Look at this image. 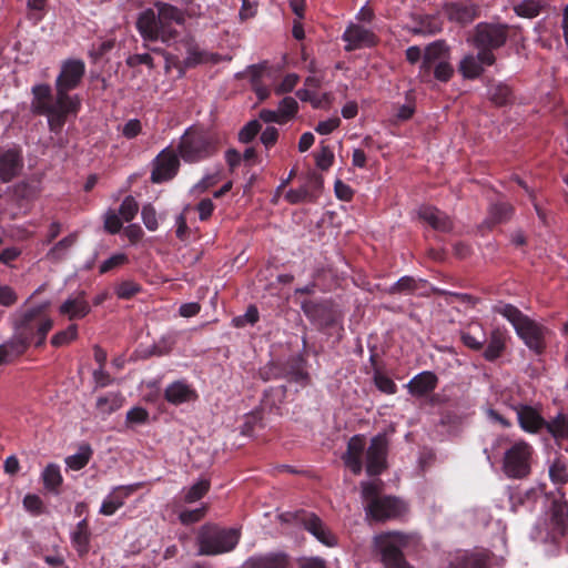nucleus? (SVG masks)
<instances>
[{"label":"nucleus","instance_id":"1","mask_svg":"<svg viewBox=\"0 0 568 568\" xmlns=\"http://www.w3.org/2000/svg\"><path fill=\"white\" fill-rule=\"evenodd\" d=\"M185 17L179 8L158 1L153 8L140 12L136 28L143 40L170 43L178 37L174 26L183 24Z\"/></svg>","mask_w":568,"mask_h":568},{"label":"nucleus","instance_id":"2","mask_svg":"<svg viewBox=\"0 0 568 568\" xmlns=\"http://www.w3.org/2000/svg\"><path fill=\"white\" fill-rule=\"evenodd\" d=\"M493 312L501 315L514 327L517 336L535 353H541L546 345L548 329L542 324L525 315L511 304L499 303L493 306Z\"/></svg>","mask_w":568,"mask_h":568},{"label":"nucleus","instance_id":"3","mask_svg":"<svg viewBox=\"0 0 568 568\" xmlns=\"http://www.w3.org/2000/svg\"><path fill=\"white\" fill-rule=\"evenodd\" d=\"M362 498L366 503V515L376 521H383L400 515L403 503L392 496H381L382 481H363Z\"/></svg>","mask_w":568,"mask_h":568},{"label":"nucleus","instance_id":"4","mask_svg":"<svg viewBox=\"0 0 568 568\" xmlns=\"http://www.w3.org/2000/svg\"><path fill=\"white\" fill-rule=\"evenodd\" d=\"M32 92L33 100L31 105L33 111L45 115L50 130L59 132L63 128L68 115L72 114L65 102L60 103L59 91H57L55 99H52L51 88L48 84L34 85Z\"/></svg>","mask_w":568,"mask_h":568},{"label":"nucleus","instance_id":"5","mask_svg":"<svg viewBox=\"0 0 568 568\" xmlns=\"http://www.w3.org/2000/svg\"><path fill=\"white\" fill-rule=\"evenodd\" d=\"M240 530L235 528H220L216 525L205 524L197 534L199 554L214 556L233 550L240 541Z\"/></svg>","mask_w":568,"mask_h":568},{"label":"nucleus","instance_id":"6","mask_svg":"<svg viewBox=\"0 0 568 568\" xmlns=\"http://www.w3.org/2000/svg\"><path fill=\"white\" fill-rule=\"evenodd\" d=\"M260 375L264 381L285 378L301 386H306L310 382L305 357H273L260 369Z\"/></svg>","mask_w":568,"mask_h":568},{"label":"nucleus","instance_id":"7","mask_svg":"<svg viewBox=\"0 0 568 568\" xmlns=\"http://www.w3.org/2000/svg\"><path fill=\"white\" fill-rule=\"evenodd\" d=\"M84 70L85 67L81 60H68L62 64L61 72L57 78L55 87L59 91L60 103L65 102L72 115L78 113L80 100L77 95H69L68 92L78 87Z\"/></svg>","mask_w":568,"mask_h":568},{"label":"nucleus","instance_id":"8","mask_svg":"<svg viewBox=\"0 0 568 568\" xmlns=\"http://www.w3.org/2000/svg\"><path fill=\"white\" fill-rule=\"evenodd\" d=\"M535 450L524 440L514 443L504 454L503 470L508 478L523 479L531 471Z\"/></svg>","mask_w":568,"mask_h":568},{"label":"nucleus","instance_id":"9","mask_svg":"<svg viewBox=\"0 0 568 568\" xmlns=\"http://www.w3.org/2000/svg\"><path fill=\"white\" fill-rule=\"evenodd\" d=\"M211 136L202 130H186L179 143L180 156L189 163L200 162L214 153Z\"/></svg>","mask_w":568,"mask_h":568},{"label":"nucleus","instance_id":"10","mask_svg":"<svg viewBox=\"0 0 568 568\" xmlns=\"http://www.w3.org/2000/svg\"><path fill=\"white\" fill-rule=\"evenodd\" d=\"M376 545L386 568H413L403 555V548L407 545L406 536L398 532L387 534L378 537Z\"/></svg>","mask_w":568,"mask_h":568},{"label":"nucleus","instance_id":"11","mask_svg":"<svg viewBox=\"0 0 568 568\" xmlns=\"http://www.w3.org/2000/svg\"><path fill=\"white\" fill-rule=\"evenodd\" d=\"M508 38V26L478 23L473 39L474 45L479 51H489L503 47Z\"/></svg>","mask_w":568,"mask_h":568},{"label":"nucleus","instance_id":"12","mask_svg":"<svg viewBox=\"0 0 568 568\" xmlns=\"http://www.w3.org/2000/svg\"><path fill=\"white\" fill-rule=\"evenodd\" d=\"M388 443L385 435H376L372 438L366 449V473L368 476H378L387 467Z\"/></svg>","mask_w":568,"mask_h":568},{"label":"nucleus","instance_id":"13","mask_svg":"<svg viewBox=\"0 0 568 568\" xmlns=\"http://www.w3.org/2000/svg\"><path fill=\"white\" fill-rule=\"evenodd\" d=\"M152 165V182L162 183L175 176L180 166V160L173 150L166 148L156 155Z\"/></svg>","mask_w":568,"mask_h":568},{"label":"nucleus","instance_id":"14","mask_svg":"<svg viewBox=\"0 0 568 568\" xmlns=\"http://www.w3.org/2000/svg\"><path fill=\"white\" fill-rule=\"evenodd\" d=\"M566 535H568V503L564 499H554L547 539L557 544Z\"/></svg>","mask_w":568,"mask_h":568},{"label":"nucleus","instance_id":"15","mask_svg":"<svg viewBox=\"0 0 568 568\" xmlns=\"http://www.w3.org/2000/svg\"><path fill=\"white\" fill-rule=\"evenodd\" d=\"M346 42L347 51L372 47L377 42V37L371 28L361 23H349L342 36Z\"/></svg>","mask_w":568,"mask_h":568},{"label":"nucleus","instance_id":"16","mask_svg":"<svg viewBox=\"0 0 568 568\" xmlns=\"http://www.w3.org/2000/svg\"><path fill=\"white\" fill-rule=\"evenodd\" d=\"M495 55L489 51H479L476 55L467 54L460 62L458 70L465 79H476L484 72V65H493Z\"/></svg>","mask_w":568,"mask_h":568},{"label":"nucleus","instance_id":"17","mask_svg":"<svg viewBox=\"0 0 568 568\" xmlns=\"http://www.w3.org/2000/svg\"><path fill=\"white\" fill-rule=\"evenodd\" d=\"M164 399L174 406L195 402L199 398L196 389L185 379L170 383L164 389Z\"/></svg>","mask_w":568,"mask_h":568},{"label":"nucleus","instance_id":"18","mask_svg":"<svg viewBox=\"0 0 568 568\" xmlns=\"http://www.w3.org/2000/svg\"><path fill=\"white\" fill-rule=\"evenodd\" d=\"M300 521L303 527L311 532L323 545L333 547L336 545V537L324 525L318 516L311 513L303 511L300 516Z\"/></svg>","mask_w":568,"mask_h":568},{"label":"nucleus","instance_id":"19","mask_svg":"<svg viewBox=\"0 0 568 568\" xmlns=\"http://www.w3.org/2000/svg\"><path fill=\"white\" fill-rule=\"evenodd\" d=\"M447 60V50L444 43L436 41L426 47L418 77L423 82L432 81L433 65Z\"/></svg>","mask_w":568,"mask_h":568},{"label":"nucleus","instance_id":"20","mask_svg":"<svg viewBox=\"0 0 568 568\" xmlns=\"http://www.w3.org/2000/svg\"><path fill=\"white\" fill-rule=\"evenodd\" d=\"M366 440L363 435H355L349 438L346 452L342 459L347 468L354 474L359 475L363 470V454L365 452Z\"/></svg>","mask_w":568,"mask_h":568},{"label":"nucleus","instance_id":"21","mask_svg":"<svg viewBox=\"0 0 568 568\" xmlns=\"http://www.w3.org/2000/svg\"><path fill=\"white\" fill-rule=\"evenodd\" d=\"M444 13L450 21L468 24L478 16V7L471 1L449 2L444 6Z\"/></svg>","mask_w":568,"mask_h":568},{"label":"nucleus","instance_id":"22","mask_svg":"<svg viewBox=\"0 0 568 568\" xmlns=\"http://www.w3.org/2000/svg\"><path fill=\"white\" fill-rule=\"evenodd\" d=\"M23 166L22 156L17 149H0V180L9 182L16 178Z\"/></svg>","mask_w":568,"mask_h":568},{"label":"nucleus","instance_id":"23","mask_svg":"<svg viewBox=\"0 0 568 568\" xmlns=\"http://www.w3.org/2000/svg\"><path fill=\"white\" fill-rule=\"evenodd\" d=\"M39 310H30L24 313L23 318L18 326V331L21 335H27L31 333L33 329L38 331L39 338L36 342V345L42 344L45 338L47 333L52 328V321L48 317L41 318L38 323H34L37 315L40 313Z\"/></svg>","mask_w":568,"mask_h":568},{"label":"nucleus","instance_id":"24","mask_svg":"<svg viewBox=\"0 0 568 568\" xmlns=\"http://www.w3.org/2000/svg\"><path fill=\"white\" fill-rule=\"evenodd\" d=\"M139 487V484L115 487L102 501L100 514L104 516L114 515L115 511L124 505L125 499L130 497Z\"/></svg>","mask_w":568,"mask_h":568},{"label":"nucleus","instance_id":"25","mask_svg":"<svg viewBox=\"0 0 568 568\" xmlns=\"http://www.w3.org/2000/svg\"><path fill=\"white\" fill-rule=\"evenodd\" d=\"M437 384V376L433 372L425 371L414 376L406 387L412 396L424 397L433 393Z\"/></svg>","mask_w":568,"mask_h":568},{"label":"nucleus","instance_id":"26","mask_svg":"<svg viewBox=\"0 0 568 568\" xmlns=\"http://www.w3.org/2000/svg\"><path fill=\"white\" fill-rule=\"evenodd\" d=\"M418 216L434 230L439 232H448L453 227L450 217L430 205H423L418 210Z\"/></svg>","mask_w":568,"mask_h":568},{"label":"nucleus","instance_id":"27","mask_svg":"<svg viewBox=\"0 0 568 568\" xmlns=\"http://www.w3.org/2000/svg\"><path fill=\"white\" fill-rule=\"evenodd\" d=\"M460 338L465 346L471 351H479L487 342L484 326L476 321L468 323L460 332Z\"/></svg>","mask_w":568,"mask_h":568},{"label":"nucleus","instance_id":"28","mask_svg":"<svg viewBox=\"0 0 568 568\" xmlns=\"http://www.w3.org/2000/svg\"><path fill=\"white\" fill-rule=\"evenodd\" d=\"M520 427L528 433H538L544 429L546 419L531 406L523 405L517 410Z\"/></svg>","mask_w":568,"mask_h":568},{"label":"nucleus","instance_id":"29","mask_svg":"<svg viewBox=\"0 0 568 568\" xmlns=\"http://www.w3.org/2000/svg\"><path fill=\"white\" fill-rule=\"evenodd\" d=\"M90 310L83 293L70 296L59 308L60 313L68 316L69 320L82 318L90 313Z\"/></svg>","mask_w":568,"mask_h":568},{"label":"nucleus","instance_id":"30","mask_svg":"<svg viewBox=\"0 0 568 568\" xmlns=\"http://www.w3.org/2000/svg\"><path fill=\"white\" fill-rule=\"evenodd\" d=\"M268 71H270V68L266 62L255 64V65H250L246 70V73L250 77V80L253 84L255 94L260 101L267 99L270 95V90L266 87L260 84L262 78L266 73H268Z\"/></svg>","mask_w":568,"mask_h":568},{"label":"nucleus","instance_id":"31","mask_svg":"<svg viewBox=\"0 0 568 568\" xmlns=\"http://www.w3.org/2000/svg\"><path fill=\"white\" fill-rule=\"evenodd\" d=\"M546 494V484H540L537 487H531L525 493H514L510 495L511 508L517 510V506H532L536 500Z\"/></svg>","mask_w":568,"mask_h":568},{"label":"nucleus","instance_id":"32","mask_svg":"<svg viewBox=\"0 0 568 568\" xmlns=\"http://www.w3.org/2000/svg\"><path fill=\"white\" fill-rule=\"evenodd\" d=\"M247 568H288V560L283 554H267L252 557Z\"/></svg>","mask_w":568,"mask_h":568},{"label":"nucleus","instance_id":"33","mask_svg":"<svg viewBox=\"0 0 568 568\" xmlns=\"http://www.w3.org/2000/svg\"><path fill=\"white\" fill-rule=\"evenodd\" d=\"M123 402L124 398L120 393L110 392L98 397L95 408L100 415L109 416L120 409Z\"/></svg>","mask_w":568,"mask_h":568},{"label":"nucleus","instance_id":"34","mask_svg":"<svg viewBox=\"0 0 568 568\" xmlns=\"http://www.w3.org/2000/svg\"><path fill=\"white\" fill-rule=\"evenodd\" d=\"M544 428L554 437L558 446H561L562 440L568 439V417L561 413L546 420Z\"/></svg>","mask_w":568,"mask_h":568},{"label":"nucleus","instance_id":"35","mask_svg":"<svg viewBox=\"0 0 568 568\" xmlns=\"http://www.w3.org/2000/svg\"><path fill=\"white\" fill-rule=\"evenodd\" d=\"M448 568H487V558L480 554H458Z\"/></svg>","mask_w":568,"mask_h":568},{"label":"nucleus","instance_id":"36","mask_svg":"<svg viewBox=\"0 0 568 568\" xmlns=\"http://www.w3.org/2000/svg\"><path fill=\"white\" fill-rule=\"evenodd\" d=\"M43 486L47 490L58 495L59 488L63 483L60 471V466L57 464H49L41 474Z\"/></svg>","mask_w":568,"mask_h":568},{"label":"nucleus","instance_id":"37","mask_svg":"<svg viewBox=\"0 0 568 568\" xmlns=\"http://www.w3.org/2000/svg\"><path fill=\"white\" fill-rule=\"evenodd\" d=\"M92 455V447L89 444L83 443L79 446V449L75 454L65 458V464L72 470H81L89 464Z\"/></svg>","mask_w":568,"mask_h":568},{"label":"nucleus","instance_id":"38","mask_svg":"<svg viewBox=\"0 0 568 568\" xmlns=\"http://www.w3.org/2000/svg\"><path fill=\"white\" fill-rule=\"evenodd\" d=\"M549 478L555 485H566L568 483L567 463L562 456L556 457L549 466Z\"/></svg>","mask_w":568,"mask_h":568},{"label":"nucleus","instance_id":"39","mask_svg":"<svg viewBox=\"0 0 568 568\" xmlns=\"http://www.w3.org/2000/svg\"><path fill=\"white\" fill-rule=\"evenodd\" d=\"M508 334L505 329L495 328L488 341V347L485 355H498L505 349Z\"/></svg>","mask_w":568,"mask_h":568},{"label":"nucleus","instance_id":"40","mask_svg":"<svg viewBox=\"0 0 568 568\" xmlns=\"http://www.w3.org/2000/svg\"><path fill=\"white\" fill-rule=\"evenodd\" d=\"M75 243V235L71 234L59 241L47 254L51 261H59L63 258L71 246Z\"/></svg>","mask_w":568,"mask_h":568},{"label":"nucleus","instance_id":"41","mask_svg":"<svg viewBox=\"0 0 568 568\" xmlns=\"http://www.w3.org/2000/svg\"><path fill=\"white\" fill-rule=\"evenodd\" d=\"M210 481L202 479L192 485L184 494V501L187 504L195 503L202 499L210 490Z\"/></svg>","mask_w":568,"mask_h":568},{"label":"nucleus","instance_id":"42","mask_svg":"<svg viewBox=\"0 0 568 568\" xmlns=\"http://www.w3.org/2000/svg\"><path fill=\"white\" fill-rule=\"evenodd\" d=\"M541 7L542 6L539 0H524L515 6L514 10L517 16L531 19L540 13Z\"/></svg>","mask_w":568,"mask_h":568},{"label":"nucleus","instance_id":"43","mask_svg":"<svg viewBox=\"0 0 568 568\" xmlns=\"http://www.w3.org/2000/svg\"><path fill=\"white\" fill-rule=\"evenodd\" d=\"M276 110L283 123H286L297 113L298 103L293 97H285L280 101Z\"/></svg>","mask_w":568,"mask_h":568},{"label":"nucleus","instance_id":"44","mask_svg":"<svg viewBox=\"0 0 568 568\" xmlns=\"http://www.w3.org/2000/svg\"><path fill=\"white\" fill-rule=\"evenodd\" d=\"M207 513V506L202 505L196 509H185L180 513L179 520L182 525H191L201 521Z\"/></svg>","mask_w":568,"mask_h":568},{"label":"nucleus","instance_id":"45","mask_svg":"<svg viewBox=\"0 0 568 568\" xmlns=\"http://www.w3.org/2000/svg\"><path fill=\"white\" fill-rule=\"evenodd\" d=\"M510 93L509 87L504 83L494 84L488 90L490 100L498 105L506 104L510 98Z\"/></svg>","mask_w":568,"mask_h":568},{"label":"nucleus","instance_id":"46","mask_svg":"<svg viewBox=\"0 0 568 568\" xmlns=\"http://www.w3.org/2000/svg\"><path fill=\"white\" fill-rule=\"evenodd\" d=\"M139 211V204L135 201V199L131 195L124 197L122 201L120 207H119V214L125 222H130L134 219Z\"/></svg>","mask_w":568,"mask_h":568},{"label":"nucleus","instance_id":"47","mask_svg":"<svg viewBox=\"0 0 568 568\" xmlns=\"http://www.w3.org/2000/svg\"><path fill=\"white\" fill-rule=\"evenodd\" d=\"M258 321V310L254 305H250L243 315L233 318L232 323L235 327H244L253 325Z\"/></svg>","mask_w":568,"mask_h":568},{"label":"nucleus","instance_id":"48","mask_svg":"<svg viewBox=\"0 0 568 568\" xmlns=\"http://www.w3.org/2000/svg\"><path fill=\"white\" fill-rule=\"evenodd\" d=\"M122 217L115 210H108L104 214V227L111 234H116L122 229Z\"/></svg>","mask_w":568,"mask_h":568},{"label":"nucleus","instance_id":"49","mask_svg":"<svg viewBox=\"0 0 568 568\" xmlns=\"http://www.w3.org/2000/svg\"><path fill=\"white\" fill-rule=\"evenodd\" d=\"M141 217H142L143 224L145 225V227L149 231L154 232L158 230V227H159L158 214H156L155 209L151 204L143 205L142 211H141Z\"/></svg>","mask_w":568,"mask_h":568},{"label":"nucleus","instance_id":"50","mask_svg":"<svg viewBox=\"0 0 568 568\" xmlns=\"http://www.w3.org/2000/svg\"><path fill=\"white\" fill-rule=\"evenodd\" d=\"M374 383L376 387L385 394L392 395L397 392V386L394 381L381 372L375 373Z\"/></svg>","mask_w":568,"mask_h":568},{"label":"nucleus","instance_id":"51","mask_svg":"<svg viewBox=\"0 0 568 568\" xmlns=\"http://www.w3.org/2000/svg\"><path fill=\"white\" fill-rule=\"evenodd\" d=\"M454 69L450 63L445 60L433 65L432 78L442 82H447L453 75Z\"/></svg>","mask_w":568,"mask_h":568},{"label":"nucleus","instance_id":"52","mask_svg":"<svg viewBox=\"0 0 568 568\" xmlns=\"http://www.w3.org/2000/svg\"><path fill=\"white\" fill-rule=\"evenodd\" d=\"M300 81L296 73L286 74L283 80L275 87L274 91L277 95L292 92Z\"/></svg>","mask_w":568,"mask_h":568},{"label":"nucleus","instance_id":"53","mask_svg":"<svg viewBox=\"0 0 568 568\" xmlns=\"http://www.w3.org/2000/svg\"><path fill=\"white\" fill-rule=\"evenodd\" d=\"M72 544L80 556H84L89 551L90 532L73 531Z\"/></svg>","mask_w":568,"mask_h":568},{"label":"nucleus","instance_id":"54","mask_svg":"<svg viewBox=\"0 0 568 568\" xmlns=\"http://www.w3.org/2000/svg\"><path fill=\"white\" fill-rule=\"evenodd\" d=\"M260 130H261V124L257 120L250 121L240 131L239 139L241 142L248 143L257 135Z\"/></svg>","mask_w":568,"mask_h":568},{"label":"nucleus","instance_id":"55","mask_svg":"<svg viewBox=\"0 0 568 568\" xmlns=\"http://www.w3.org/2000/svg\"><path fill=\"white\" fill-rule=\"evenodd\" d=\"M149 419V412L140 406L131 408L126 413V423L128 424H134V425H141L145 424Z\"/></svg>","mask_w":568,"mask_h":568},{"label":"nucleus","instance_id":"56","mask_svg":"<svg viewBox=\"0 0 568 568\" xmlns=\"http://www.w3.org/2000/svg\"><path fill=\"white\" fill-rule=\"evenodd\" d=\"M139 291H140V286L136 283L131 282V281L122 282L115 288V293H116L118 297L123 298V300L132 297Z\"/></svg>","mask_w":568,"mask_h":568},{"label":"nucleus","instance_id":"57","mask_svg":"<svg viewBox=\"0 0 568 568\" xmlns=\"http://www.w3.org/2000/svg\"><path fill=\"white\" fill-rule=\"evenodd\" d=\"M23 506L28 511L36 515H39L43 511V501L38 495H26L23 498Z\"/></svg>","mask_w":568,"mask_h":568},{"label":"nucleus","instance_id":"58","mask_svg":"<svg viewBox=\"0 0 568 568\" xmlns=\"http://www.w3.org/2000/svg\"><path fill=\"white\" fill-rule=\"evenodd\" d=\"M416 288V281L410 276L400 277L392 287V293H408Z\"/></svg>","mask_w":568,"mask_h":568},{"label":"nucleus","instance_id":"59","mask_svg":"<svg viewBox=\"0 0 568 568\" xmlns=\"http://www.w3.org/2000/svg\"><path fill=\"white\" fill-rule=\"evenodd\" d=\"M490 216L495 222H501L511 214V206L507 203H498L490 207Z\"/></svg>","mask_w":568,"mask_h":568},{"label":"nucleus","instance_id":"60","mask_svg":"<svg viewBox=\"0 0 568 568\" xmlns=\"http://www.w3.org/2000/svg\"><path fill=\"white\" fill-rule=\"evenodd\" d=\"M315 160L320 169L327 170L333 164L334 154L328 146H322Z\"/></svg>","mask_w":568,"mask_h":568},{"label":"nucleus","instance_id":"61","mask_svg":"<svg viewBox=\"0 0 568 568\" xmlns=\"http://www.w3.org/2000/svg\"><path fill=\"white\" fill-rule=\"evenodd\" d=\"M341 124V120L338 116H332L324 121H320L315 126V131L322 135H326L332 133L335 129H337Z\"/></svg>","mask_w":568,"mask_h":568},{"label":"nucleus","instance_id":"62","mask_svg":"<svg viewBox=\"0 0 568 568\" xmlns=\"http://www.w3.org/2000/svg\"><path fill=\"white\" fill-rule=\"evenodd\" d=\"M77 332V325H70L67 329L52 337V344L57 346L67 344L75 338Z\"/></svg>","mask_w":568,"mask_h":568},{"label":"nucleus","instance_id":"63","mask_svg":"<svg viewBox=\"0 0 568 568\" xmlns=\"http://www.w3.org/2000/svg\"><path fill=\"white\" fill-rule=\"evenodd\" d=\"M261 423L260 413H251L246 416L245 422L242 426V434L245 436H252L256 425Z\"/></svg>","mask_w":568,"mask_h":568},{"label":"nucleus","instance_id":"64","mask_svg":"<svg viewBox=\"0 0 568 568\" xmlns=\"http://www.w3.org/2000/svg\"><path fill=\"white\" fill-rule=\"evenodd\" d=\"M126 261V256L124 254H114L100 265V273H106L112 268L122 265Z\"/></svg>","mask_w":568,"mask_h":568}]
</instances>
